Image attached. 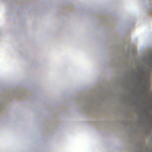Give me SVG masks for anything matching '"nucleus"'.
Wrapping results in <instances>:
<instances>
[{"label": "nucleus", "mask_w": 152, "mask_h": 152, "mask_svg": "<svg viewBox=\"0 0 152 152\" xmlns=\"http://www.w3.org/2000/svg\"><path fill=\"white\" fill-rule=\"evenodd\" d=\"M152 62L150 65L149 69L145 71L144 70H142L140 72V74L141 78L142 80H145L147 83H148L150 81V77L149 75L150 73L152 72V56L150 60Z\"/></svg>", "instance_id": "f257e3e1"}, {"label": "nucleus", "mask_w": 152, "mask_h": 152, "mask_svg": "<svg viewBox=\"0 0 152 152\" xmlns=\"http://www.w3.org/2000/svg\"><path fill=\"white\" fill-rule=\"evenodd\" d=\"M151 100H152V102H151V105H152V99H151Z\"/></svg>", "instance_id": "f03ea898"}]
</instances>
